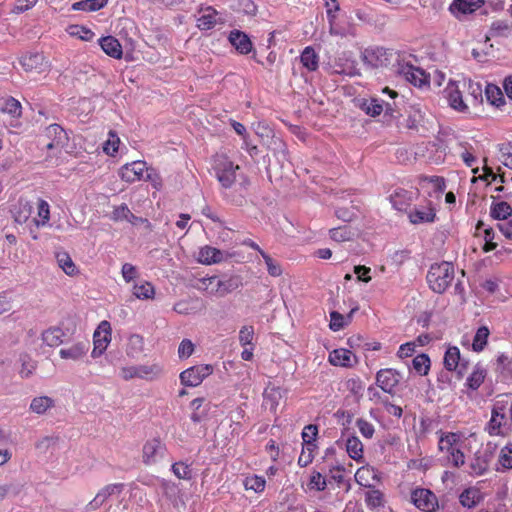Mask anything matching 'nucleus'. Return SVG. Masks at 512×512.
<instances>
[{
  "label": "nucleus",
  "mask_w": 512,
  "mask_h": 512,
  "mask_svg": "<svg viewBox=\"0 0 512 512\" xmlns=\"http://www.w3.org/2000/svg\"><path fill=\"white\" fill-rule=\"evenodd\" d=\"M300 60L309 71H315L318 68L319 57L312 47H306L303 50Z\"/></svg>",
  "instance_id": "obj_50"
},
{
  "label": "nucleus",
  "mask_w": 512,
  "mask_h": 512,
  "mask_svg": "<svg viewBox=\"0 0 512 512\" xmlns=\"http://www.w3.org/2000/svg\"><path fill=\"white\" fill-rule=\"evenodd\" d=\"M397 73L412 85L425 88L429 86V76L421 68L416 67L408 62L399 61L397 65Z\"/></svg>",
  "instance_id": "obj_8"
},
{
  "label": "nucleus",
  "mask_w": 512,
  "mask_h": 512,
  "mask_svg": "<svg viewBox=\"0 0 512 512\" xmlns=\"http://www.w3.org/2000/svg\"><path fill=\"white\" fill-rule=\"evenodd\" d=\"M455 277V270L450 262H440L431 265L427 282L429 287L436 293H443L451 285Z\"/></svg>",
  "instance_id": "obj_3"
},
{
  "label": "nucleus",
  "mask_w": 512,
  "mask_h": 512,
  "mask_svg": "<svg viewBox=\"0 0 512 512\" xmlns=\"http://www.w3.org/2000/svg\"><path fill=\"white\" fill-rule=\"evenodd\" d=\"M417 195V192L399 188L390 194L389 201L395 210L405 212L407 214V211H409L411 205L416 200Z\"/></svg>",
  "instance_id": "obj_17"
},
{
  "label": "nucleus",
  "mask_w": 512,
  "mask_h": 512,
  "mask_svg": "<svg viewBox=\"0 0 512 512\" xmlns=\"http://www.w3.org/2000/svg\"><path fill=\"white\" fill-rule=\"evenodd\" d=\"M463 442L464 435L454 432L441 433L438 439L439 451L446 461L455 467H460L465 463V456L462 452Z\"/></svg>",
  "instance_id": "obj_2"
},
{
  "label": "nucleus",
  "mask_w": 512,
  "mask_h": 512,
  "mask_svg": "<svg viewBox=\"0 0 512 512\" xmlns=\"http://www.w3.org/2000/svg\"><path fill=\"white\" fill-rule=\"evenodd\" d=\"M484 94L487 103L495 108L500 109L506 104L501 88L495 84L488 83L485 87Z\"/></svg>",
  "instance_id": "obj_31"
},
{
  "label": "nucleus",
  "mask_w": 512,
  "mask_h": 512,
  "mask_svg": "<svg viewBox=\"0 0 512 512\" xmlns=\"http://www.w3.org/2000/svg\"><path fill=\"white\" fill-rule=\"evenodd\" d=\"M228 40L239 54L246 55L252 51V41L250 40L249 36L242 31H231Z\"/></svg>",
  "instance_id": "obj_24"
},
{
  "label": "nucleus",
  "mask_w": 512,
  "mask_h": 512,
  "mask_svg": "<svg viewBox=\"0 0 512 512\" xmlns=\"http://www.w3.org/2000/svg\"><path fill=\"white\" fill-rule=\"evenodd\" d=\"M499 161L512 170V144L507 143L500 146L499 149Z\"/></svg>",
  "instance_id": "obj_62"
},
{
  "label": "nucleus",
  "mask_w": 512,
  "mask_h": 512,
  "mask_svg": "<svg viewBox=\"0 0 512 512\" xmlns=\"http://www.w3.org/2000/svg\"><path fill=\"white\" fill-rule=\"evenodd\" d=\"M512 27L505 20L494 21L490 27L487 38L507 37L511 34Z\"/></svg>",
  "instance_id": "obj_49"
},
{
  "label": "nucleus",
  "mask_w": 512,
  "mask_h": 512,
  "mask_svg": "<svg viewBox=\"0 0 512 512\" xmlns=\"http://www.w3.org/2000/svg\"><path fill=\"white\" fill-rule=\"evenodd\" d=\"M443 363L448 371H455L460 377L463 376L467 368L466 363L461 359L460 350L456 346H449L446 349Z\"/></svg>",
  "instance_id": "obj_19"
},
{
  "label": "nucleus",
  "mask_w": 512,
  "mask_h": 512,
  "mask_svg": "<svg viewBox=\"0 0 512 512\" xmlns=\"http://www.w3.org/2000/svg\"><path fill=\"white\" fill-rule=\"evenodd\" d=\"M479 500V493L475 489H467L460 495V502L464 507H473Z\"/></svg>",
  "instance_id": "obj_63"
},
{
  "label": "nucleus",
  "mask_w": 512,
  "mask_h": 512,
  "mask_svg": "<svg viewBox=\"0 0 512 512\" xmlns=\"http://www.w3.org/2000/svg\"><path fill=\"white\" fill-rule=\"evenodd\" d=\"M350 317L351 316L345 317L336 311L331 312L329 324L330 329L334 332L342 330L349 323Z\"/></svg>",
  "instance_id": "obj_58"
},
{
  "label": "nucleus",
  "mask_w": 512,
  "mask_h": 512,
  "mask_svg": "<svg viewBox=\"0 0 512 512\" xmlns=\"http://www.w3.org/2000/svg\"><path fill=\"white\" fill-rule=\"evenodd\" d=\"M430 358L427 354H419L412 360V366L416 373L425 376L430 370Z\"/></svg>",
  "instance_id": "obj_55"
},
{
  "label": "nucleus",
  "mask_w": 512,
  "mask_h": 512,
  "mask_svg": "<svg viewBox=\"0 0 512 512\" xmlns=\"http://www.w3.org/2000/svg\"><path fill=\"white\" fill-rule=\"evenodd\" d=\"M498 464L503 469H512V445L504 446L498 455Z\"/></svg>",
  "instance_id": "obj_61"
},
{
  "label": "nucleus",
  "mask_w": 512,
  "mask_h": 512,
  "mask_svg": "<svg viewBox=\"0 0 512 512\" xmlns=\"http://www.w3.org/2000/svg\"><path fill=\"white\" fill-rule=\"evenodd\" d=\"M0 110L13 118H19L22 115L21 103L13 97L3 99Z\"/></svg>",
  "instance_id": "obj_48"
},
{
  "label": "nucleus",
  "mask_w": 512,
  "mask_h": 512,
  "mask_svg": "<svg viewBox=\"0 0 512 512\" xmlns=\"http://www.w3.org/2000/svg\"><path fill=\"white\" fill-rule=\"evenodd\" d=\"M20 62L26 71H42L47 64L45 57L40 53L25 55L21 58Z\"/></svg>",
  "instance_id": "obj_35"
},
{
  "label": "nucleus",
  "mask_w": 512,
  "mask_h": 512,
  "mask_svg": "<svg viewBox=\"0 0 512 512\" xmlns=\"http://www.w3.org/2000/svg\"><path fill=\"white\" fill-rule=\"evenodd\" d=\"M64 331L59 327H50L42 332L41 338L49 347H57L63 342Z\"/></svg>",
  "instance_id": "obj_41"
},
{
  "label": "nucleus",
  "mask_w": 512,
  "mask_h": 512,
  "mask_svg": "<svg viewBox=\"0 0 512 512\" xmlns=\"http://www.w3.org/2000/svg\"><path fill=\"white\" fill-rule=\"evenodd\" d=\"M484 6L485 0H452L448 11L458 21H464Z\"/></svg>",
  "instance_id": "obj_9"
},
{
  "label": "nucleus",
  "mask_w": 512,
  "mask_h": 512,
  "mask_svg": "<svg viewBox=\"0 0 512 512\" xmlns=\"http://www.w3.org/2000/svg\"><path fill=\"white\" fill-rule=\"evenodd\" d=\"M243 485L245 490L260 494L265 490L266 480L263 476L248 474L243 479Z\"/></svg>",
  "instance_id": "obj_42"
},
{
  "label": "nucleus",
  "mask_w": 512,
  "mask_h": 512,
  "mask_svg": "<svg viewBox=\"0 0 512 512\" xmlns=\"http://www.w3.org/2000/svg\"><path fill=\"white\" fill-rule=\"evenodd\" d=\"M120 138L110 131L107 140L103 143V151L109 156H115L120 146Z\"/></svg>",
  "instance_id": "obj_56"
},
{
  "label": "nucleus",
  "mask_w": 512,
  "mask_h": 512,
  "mask_svg": "<svg viewBox=\"0 0 512 512\" xmlns=\"http://www.w3.org/2000/svg\"><path fill=\"white\" fill-rule=\"evenodd\" d=\"M496 370L501 379L507 383H512V357L501 352L496 357Z\"/></svg>",
  "instance_id": "obj_27"
},
{
  "label": "nucleus",
  "mask_w": 512,
  "mask_h": 512,
  "mask_svg": "<svg viewBox=\"0 0 512 512\" xmlns=\"http://www.w3.org/2000/svg\"><path fill=\"white\" fill-rule=\"evenodd\" d=\"M487 376V369L482 364H476L466 379V386L471 390H477Z\"/></svg>",
  "instance_id": "obj_37"
},
{
  "label": "nucleus",
  "mask_w": 512,
  "mask_h": 512,
  "mask_svg": "<svg viewBox=\"0 0 512 512\" xmlns=\"http://www.w3.org/2000/svg\"><path fill=\"white\" fill-rule=\"evenodd\" d=\"M400 382V374L394 369H381L376 375L377 385L386 393L393 394Z\"/></svg>",
  "instance_id": "obj_22"
},
{
  "label": "nucleus",
  "mask_w": 512,
  "mask_h": 512,
  "mask_svg": "<svg viewBox=\"0 0 512 512\" xmlns=\"http://www.w3.org/2000/svg\"><path fill=\"white\" fill-rule=\"evenodd\" d=\"M148 167L149 166L145 161L136 160L121 166L118 174L123 181L127 183H134L144 180Z\"/></svg>",
  "instance_id": "obj_12"
},
{
  "label": "nucleus",
  "mask_w": 512,
  "mask_h": 512,
  "mask_svg": "<svg viewBox=\"0 0 512 512\" xmlns=\"http://www.w3.org/2000/svg\"><path fill=\"white\" fill-rule=\"evenodd\" d=\"M196 288L210 296L223 297L238 288V282L234 278L221 280L217 276L200 278Z\"/></svg>",
  "instance_id": "obj_4"
},
{
  "label": "nucleus",
  "mask_w": 512,
  "mask_h": 512,
  "mask_svg": "<svg viewBox=\"0 0 512 512\" xmlns=\"http://www.w3.org/2000/svg\"><path fill=\"white\" fill-rule=\"evenodd\" d=\"M55 406V401L49 396L34 397L29 405V410L37 415H43Z\"/></svg>",
  "instance_id": "obj_39"
},
{
  "label": "nucleus",
  "mask_w": 512,
  "mask_h": 512,
  "mask_svg": "<svg viewBox=\"0 0 512 512\" xmlns=\"http://www.w3.org/2000/svg\"><path fill=\"white\" fill-rule=\"evenodd\" d=\"M132 294L139 300H152L155 297V288L149 281H140L133 285Z\"/></svg>",
  "instance_id": "obj_40"
},
{
  "label": "nucleus",
  "mask_w": 512,
  "mask_h": 512,
  "mask_svg": "<svg viewBox=\"0 0 512 512\" xmlns=\"http://www.w3.org/2000/svg\"><path fill=\"white\" fill-rule=\"evenodd\" d=\"M108 4V0H81L72 4L74 11L94 12L104 8Z\"/></svg>",
  "instance_id": "obj_45"
},
{
  "label": "nucleus",
  "mask_w": 512,
  "mask_h": 512,
  "mask_svg": "<svg viewBox=\"0 0 512 512\" xmlns=\"http://www.w3.org/2000/svg\"><path fill=\"white\" fill-rule=\"evenodd\" d=\"M99 45L103 52L111 58L121 59L123 56L122 45L114 36H105L99 39Z\"/></svg>",
  "instance_id": "obj_26"
},
{
  "label": "nucleus",
  "mask_w": 512,
  "mask_h": 512,
  "mask_svg": "<svg viewBox=\"0 0 512 512\" xmlns=\"http://www.w3.org/2000/svg\"><path fill=\"white\" fill-rule=\"evenodd\" d=\"M491 436H506L512 430V395H498L492 404L491 418L486 426Z\"/></svg>",
  "instance_id": "obj_1"
},
{
  "label": "nucleus",
  "mask_w": 512,
  "mask_h": 512,
  "mask_svg": "<svg viewBox=\"0 0 512 512\" xmlns=\"http://www.w3.org/2000/svg\"><path fill=\"white\" fill-rule=\"evenodd\" d=\"M316 450V444H302V450L298 457V465L300 467H307L310 465L313 462Z\"/></svg>",
  "instance_id": "obj_54"
},
{
  "label": "nucleus",
  "mask_w": 512,
  "mask_h": 512,
  "mask_svg": "<svg viewBox=\"0 0 512 512\" xmlns=\"http://www.w3.org/2000/svg\"><path fill=\"white\" fill-rule=\"evenodd\" d=\"M489 466V456L487 453L477 452L470 463L471 473L474 475L484 474Z\"/></svg>",
  "instance_id": "obj_44"
},
{
  "label": "nucleus",
  "mask_w": 512,
  "mask_h": 512,
  "mask_svg": "<svg viewBox=\"0 0 512 512\" xmlns=\"http://www.w3.org/2000/svg\"><path fill=\"white\" fill-rule=\"evenodd\" d=\"M328 362L336 367L351 368L358 363V358L346 348H337L329 353Z\"/></svg>",
  "instance_id": "obj_20"
},
{
  "label": "nucleus",
  "mask_w": 512,
  "mask_h": 512,
  "mask_svg": "<svg viewBox=\"0 0 512 512\" xmlns=\"http://www.w3.org/2000/svg\"><path fill=\"white\" fill-rule=\"evenodd\" d=\"M66 31L69 36L86 42L92 41L95 36L91 29L78 24L69 25Z\"/></svg>",
  "instance_id": "obj_47"
},
{
  "label": "nucleus",
  "mask_w": 512,
  "mask_h": 512,
  "mask_svg": "<svg viewBox=\"0 0 512 512\" xmlns=\"http://www.w3.org/2000/svg\"><path fill=\"white\" fill-rule=\"evenodd\" d=\"M356 482L363 487H371L377 481V475L369 465L360 467L355 473Z\"/></svg>",
  "instance_id": "obj_38"
},
{
  "label": "nucleus",
  "mask_w": 512,
  "mask_h": 512,
  "mask_svg": "<svg viewBox=\"0 0 512 512\" xmlns=\"http://www.w3.org/2000/svg\"><path fill=\"white\" fill-rule=\"evenodd\" d=\"M232 257L228 251L218 249L210 245H204L198 248L195 254V260L202 265L210 266L226 262Z\"/></svg>",
  "instance_id": "obj_11"
},
{
  "label": "nucleus",
  "mask_w": 512,
  "mask_h": 512,
  "mask_svg": "<svg viewBox=\"0 0 512 512\" xmlns=\"http://www.w3.org/2000/svg\"><path fill=\"white\" fill-rule=\"evenodd\" d=\"M260 254L263 257V260L266 264L267 271L270 276L272 277H279L282 275V268L280 264L272 259L267 253H265L263 250H260Z\"/></svg>",
  "instance_id": "obj_60"
},
{
  "label": "nucleus",
  "mask_w": 512,
  "mask_h": 512,
  "mask_svg": "<svg viewBox=\"0 0 512 512\" xmlns=\"http://www.w3.org/2000/svg\"><path fill=\"white\" fill-rule=\"evenodd\" d=\"M283 395L284 393L280 387L271 385L267 386L263 393L265 407L270 411L275 412L283 398Z\"/></svg>",
  "instance_id": "obj_32"
},
{
  "label": "nucleus",
  "mask_w": 512,
  "mask_h": 512,
  "mask_svg": "<svg viewBox=\"0 0 512 512\" xmlns=\"http://www.w3.org/2000/svg\"><path fill=\"white\" fill-rule=\"evenodd\" d=\"M327 478L324 474L317 471L316 469L310 470L305 479L301 481V487L305 493H319L326 489Z\"/></svg>",
  "instance_id": "obj_18"
},
{
  "label": "nucleus",
  "mask_w": 512,
  "mask_h": 512,
  "mask_svg": "<svg viewBox=\"0 0 512 512\" xmlns=\"http://www.w3.org/2000/svg\"><path fill=\"white\" fill-rule=\"evenodd\" d=\"M165 453V445L160 439L153 438L146 441L144 444L142 449V459L146 465H154L164 458Z\"/></svg>",
  "instance_id": "obj_14"
},
{
  "label": "nucleus",
  "mask_w": 512,
  "mask_h": 512,
  "mask_svg": "<svg viewBox=\"0 0 512 512\" xmlns=\"http://www.w3.org/2000/svg\"><path fill=\"white\" fill-rule=\"evenodd\" d=\"M214 371L211 364H198L189 367L180 373V382L186 387L199 386Z\"/></svg>",
  "instance_id": "obj_6"
},
{
  "label": "nucleus",
  "mask_w": 512,
  "mask_h": 512,
  "mask_svg": "<svg viewBox=\"0 0 512 512\" xmlns=\"http://www.w3.org/2000/svg\"><path fill=\"white\" fill-rule=\"evenodd\" d=\"M463 86L467 87L470 96L473 98L475 103L482 102V86L478 82L472 80L464 81Z\"/></svg>",
  "instance_id": "obj_64"
},
{
  "label": "nucleus",
  "mask_w": 512,
  "mask_h": 512,
  "mask_svg": "<svg viewBox=\"0 0 512 512\" xmlns=\"http://www.w3.org/2000/svg\"><path fill=\"white\" fill-rule=\"evenodd\" d=\"M354 236L353 231L347 226L338 227L330 230V237L336 242H346L352 240Z\"/></svg>",
  "instance_id": "obj_59"
},
{
  "label": "nucleus",
  "mask_w": 512,
  "mask_h": 512,
  "mask_svg": "<svg viewBox=\"0 0 512 512\" xmlns=\"http://www.w3.org/2000/svg\"><path fill=\"white\" fill-rule=\"evenodd\" d=\"M407 217L413 225L433 223L436 219V210L433 204L428 201L425 204L410 208L407 211Z\"/></svg>",
  "instance_id": "obj_13"
},
{
  "label": "nucleus",
  "mask_w": 512,
  "mask_h": 512,
  "mask_svg": "<svg viewBox=\"0 0 512 512\" xmlns=\"http://www.w3.org/2000/svg\"><path fill=\"white\" fill-rule=\"evenodd\" d=\"M112 340V328L108 321H101L93 334L92 358L100 357L108 348Z\"/></svg>",
  "instance_id": "obj_10"
},
{
  "label": "nucleus",
  "mask_w": 512,
  "mask_h": 512,
  "mask_svg": "<svg viewBox=\"0 0 512 512\" xmlns=\"http://www.w3.org/2000/svg\"><path fill=\"white\" fill-rule=\"evenodd\" d=\"M444 96L449 106L457 112L467 113L468 105L464 102L459 84L456 81L449 80L444 89Z\"/></svg>",
  "instance_id": "obj_16"
},
{
  "label": "nucleus",
  "mask_w": 512,
  "mask_h": 512,
  "mask_svg": "<svg viewBox=\"0 0 512 512\" xmlns=\"http://www.w3.org/2000/svg\"><path fill=\"white\" fill-rule=\"evenodd\" d=\"M123 485L122 484H110L102 488L93 500L88 504L89 509H97L102 506L105 501L113 494L120 493Z\"/></svg>",
  "instance_id": "obj_29"
},
{
  "label": "nucleus",
  "mask_w": 512,
  "mask_h": 512,
  "mask_svg": "<svg viewBox=\"0 0 512 512\" xmlns=\"http://www.w3.org/2000/svg\"><path fill=\"white\" fill-rule=\"evenodd\" d=\"M123 485L122 484H110L102 488L93 500L88 504L89 509H97L102 506L105 501L113 494L120 493Z\"/></svg>",
  "instance_id": "obj_28"
},
{
  "label": "nucleus",
  "mask_w": 512,
  "mask_h": 512,
  "mask_svg": "<svg viewBox=\"0 0 512 512\" xmlns=\"http://www.w3.org/2000/svg\"><path fill=\"white\" fill-rule=\"evenodd\" d=\"M346 452L348 456L357 461L362 462L364 459V446L361 440L355 436L351 435L347 437L345 442Z\"/></svg>",
  "instance_id": "obj_34"
},
{
  "label": "nucleus",
  "mask_w": 512,
  "mask_h": 512,
  "mask_svg": "<svg viewBox=\"0 0 512 512\" xmlns=\"http://www.w3.org/2000/svg\"><path fill=\"white\" fill-rule=\"evenodd\" d=\"M46 137L49 139L47 143L48 149H64L68 144L67 132L58 124H52L46 128Z\"/></svg>",
  "instance_id": "obj_21"
},
{
  "label": "nucleus",
  "mask_w": 512,
  "mask_h": 512,
  "mask_svg": "<svg viewBox=\"0 0 512 512\" xmlns=\"http://www.w3.org/2000/svg\"><path fill=\"white\" fill-rule=\"evenodd\" d=\"M213 168L221 185L225 188L231 187L235 182L236 171L239 166L234 165L226 155L220 154L215 156Z\"/></svg>",
  "instance_id": "obj_5"
},
{
  "label": "nucleus",
  "mask_w": 512,
  "mask_h": 512,
  "mask_svg": "<svg viewBox=\"0 0 512 512\" xmlns=\"http://www.w3.org/2000/svg\"><path fill=\"white\" fill-rule=\"evenodd\" d=\"M55 259L58 267L70 277L77 276L79 269L66 251H58L55 253Z\"/></svg>",
  "instance_id": "obj_30"
},
{
  "label": "nucleus",
  "mask_w": 512,
  "mask_h": 512,
  "mask_svg": "<svg viewBox=\"0 0 512 512\" xmlns=\"http://www.w3.org/2000/svg\"><path fill=\"white\" fill-rule=\"evenodd\" d=\"M411 501L418 509L425 512H434L438 507V500L435 494L424 488L413 490Z\"/></svg>",
  "instance_id": "obj_15"
},
{
  "label": "nucleus",
  "mask_w": 512,
  "mask_h": 512,
  "mask_svg": "<svg viewBox=\"0 0 512 512\" xmlns=\"http://www.w3.org/2000/svg\"><path fill=\"white\" fill-rule=\"evenodd\" d=\"M329 23V33L333 36L338 37H355L356 28L355 26L347 21H342L339 18L331 19Z\"/></svg>",
  "instance_id": "obj_25"
},
{
  "label": "nucleus",
  "mask_w": 512,
  "mask_h": 512,
  "mask_svg": "<svg viewBox=\"0 0 512 512\" xmlns=\"http://www.w3.org/2000/svg\"><path fill=\"white\" fill-rule=\"evenodd\" d=\"M362 61L372 68L387 67L393 58V52L390 49L373 46L366 48L361 55Z\"/></svg>",
  "instance_id": "obj_7"
},
{
  "label": "nucleus",
  "mask_w": 512,
  "mask_h": 512,
  "mask_svg": "<svg viewBox=\"0 0 512 512\" xmlns=\"http://www.w3.org/2000/svg\"><path fill=\"white\" fill-rule=\"evenodd\" d=\"M489 335L490 330L487 326L479 327L473 337L472 350L477 353L482 352L488 343Z\"/></svg>",
  "instance_id": "obj_46"
},
{
  "label": "nucleus",
  "mask_w": 512,
  "mask_h": 512,
  "mask_svg": "<svg viewBox=\"0 0 512 512\" xmlns=\"http://www.w3.org/2000/svg\"><path fill=\"white\" fill-rule=\"evenodd\" d=\"M144 348V339L138 334H133L128 338L126 353L130 357L138 356Z\"/></svg>",
  "instance_id": "obj_52"
},
{
  "label": "nucleus",
  "mask_w": 512,
  "mask_h": 512,
  "mask_svg": "<svg viewBox=\"0 0 512 512\" xmlns=\"http://www.w3.org/2000/svg\"><path fill=\"white\" fill-rule=\"evenodd\" d=\"M360 108L372 117L378 116L382 113L384 107L382 101L376 98L364 99L360 103Z\"/></svg>",
  "instance_id": "obj_51"
},
{
  "label": "nucleus",
  "mask_w": 512,
  "mask_h": 512,
  "mask_svg": "<svg viewBox=\"0 0 512 512\" xmlns=\"http://www.w3.org/2000/svg\"><path fill=\"white\" fill-rule=\"evenodd\" d=\"M476 235L483 238L484 252H489L497 247V243L494 242L495 233L493 229L486 227L483 222H478L476 226Z\"/></svg>",
  "instance_id": "obj_36"
},
{
  "label": "nucleus",
  "mask_w": 512,
  "mask_h": 512,
  "mask_svg": "<svg viewBox=\"0 0 512 512\" xmlns=\"http://www.w3.org/2000/svg\"><path fill=\"white\" fill-rule=\"evenodd\" d=\"M89 346L87 342H76L63 347L59 350V356L64 360L80 361L82 360L87 352Z\"/></svg>",
  "instance_id": "obj_23"
},
{
  "label": "nucleus",
  "mask_w": 512,
  "mask_h": 512,
  "mask_svg": "<svg viewBox=\"0 0 512 512\" xmlns=\"http://www.w3.org/2000/svg\"><path fill=\"white\" fill-rule=\"evenodd\" d=\"M218 19V13L212 7H206L199 11L196 19L197 27L201 30H209L215 26Z\"/></svg>",
  "instance_id": "obj_33"
},
{
  "label": "nucleus",
  "mask_w": 512,
  "mask_h": 512,
  "mask_svg": "<svg viewBox=\"0 0 512 512\" xmlns=\"http://www.w3.org/2000/svg\"><path fill=\"white\" fill-rule=\"evenodd\" d=\"M50 219V206L47 201L39 200L37 205V218L34 222L37 227H44L48 224Z\"/></svg>",
  "instance_id": "obj_53"
},
{
  "label": "nucleus",
  "mask_w": 512,
  "mask_h": 512,
  "mask_svg": "<svg viewBox=\"0 0 512 512\" xmlns=\"http://www.w3.org/2000/svg\"><path fill=\"white\" fill-rule=\"evenodd\" d=\"M111 219L114 221H128L132 222L135 216L131 213L126 204H121L114 208L111 214Z\"/></svg>",
  "instance_id": "obj_57"
},
{
  "label": "nucleus",
  "mask_w": 512,
  "mask_h": 512,
  "mask_svg": "<svg viewBox=\"0 0 512 512\" xmlns=\"http://www.w3.org/2000/svg\"><path fill=\"white\" fill-rule=\"evenodd\" d=\"M490 215L497 220H505L512 215V208L506 200L494 201L490 206Z\"/></svg>",
  "instance_id": "obj_43"
}]
</instances>
